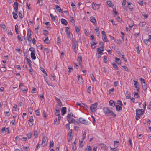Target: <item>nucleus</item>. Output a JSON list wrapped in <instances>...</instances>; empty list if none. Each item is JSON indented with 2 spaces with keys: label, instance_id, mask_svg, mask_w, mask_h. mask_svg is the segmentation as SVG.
Here are the masks:
<instances>
[{
  "label": "nucleus",
  "instance_id": "f257e3e1",
  "mask_svg": "<svg viewBox=\"0 0 151 151\" xmlns=\"http://www.w3.org/2000/svg\"><path fill=\"white\" fill-rule=\"evenodd\" d=\"M104 112L106 115H111L113 116L114 117H115L116 116V115L114 114L112 111H110L107 107H104L103 109Z\"/></svg>",
  "mask_w": 151,
  "mask_h": 151
},
{
  "label": "nucleus",
  "instance_id": "f03ea898",
  "mask_svg": "<svg viewBox=\"0 0 151 151\" xmlns=\"http://www.w3.org/2000/svg\"><path fill=\"white\" fill-rule=\"evenodd\" d=\"M136 119L137 120H139V118L142 115L144 112V111L143 109L136 110Z\"/></svg>",
  "mask_w": 151,
  "mask_h": 151
},
{
  "label": "nucleus",
  "instance_id": "7ed1b4c3",
  "mask_svg": "<svg viewBox=\"0 0 151 151\" xmlns=\"http://www.w3.org/2000/svg\"><path fill=\"white\" fill-rule=\"evenodd\" d=\"M73 42L72 47L73 51L76 53H77V51L76 50V48L78 49V44L75 38H73L72 39Z\"/></svg>",
  "mask_w": 151,
  "mask_h": 151
},
{
  "label": "nucleus",
  "instance_id": "20e7f679",
  "mask_svg": "<svg viewBox=\"0 0 151 151\" xmlns=\"http://www.w3.org/2000/svg\"><path fill=\"white\" fill-rule=\"evenodd\" d=\"M97 103L96 102L94 104H92L90 106V109L91 111L93 112H95L96 110V109L97 106Z\"/></svg>",
  "mask_w": 151,
  "mask_h": 151
},
{
  "label": "nucleus",
  "instance_id": "39448f33",
  "mask_svg": "<svg viewBox=\"0 0 151 151\" xmlns=\"http://www.w3.org/2000/svg\"><path fill=\"white\" fill-rule=\"evenodd\" d=\"M42 136H43V139L42 140V142L41 144L42 147H44L46 145L47 143V137L44 136V134H42Z\"/></svg>",
  "mask_w": 151,
  "mask_h": 151
},
{
  "label": "nucleus",
  "instance_id": "423d86ee",
  "mask_svg": "<svg viewBox=\"0 0 151 151\" xmlns=\"http://www.w3.org/2000/svg\"><path fill=\"white\" fill-rule=\"evenodd\" d=\"M78 120L81 123H82L85 125L88 124V122L82 118H79Z\"/></svg>",
  "mask_w": 151,
  "mask_h": 151
},
{
  "label": "nucleus",
  "instance_id": "0eeeda50",
  "mask_svg": "<svg viewBox=\"0 0 151 151\" xmlns=\"http://www.w3.org/2000/svg\"><path fill=\"white\" fill-rule=\"evenodd\" d=\"M18 7V3L17 2H15L13 5L14 9L16 12H17Z\"/></svg>",
  "mask_w": 151,
  "mask_h": 151
},
{
  "label": "nucleus",
  "instance_id": "6e6552de",
  "mask_svg": "<svg viewBox=\"0 0 151 151\" xmlns=\"http://www.w3.org/2000/svg\"><path fill=\"white\" fill-rule=\"evenodd\" d=\"M142 88L143 89L144 91L145 92H146L147 91V86L146 83L145 82H144L143 83H142Z\"/></svg>",
  "mask_w": 151,
  "mask_h": 151
},
{
  "label": "nucleus",
  "instance_id": "1a4fd4ad",
  "mask_svg": "<svg viewBox=\"0 0 151 151\" xmlns=\"http://www.w3.org/2000/svg\"><path fill=\"white\" fill-rule=\"evenodd\" d=\"M100 145L101 148L104 149L105 150L107 151L108 150V147L105 144L103 143L100 144Z\"/></svg>",
  "mask_w": 151,
  "mask_h": 151
},
{
  "label": "nucleus",
  "instance_id": "9d476101",
  "mask_svg": "<svg viewBox=\"0 0 151 151\" xmlns=\"http://www.w3.org/2000/svg\"><path fill=\"white\" fill-rule=\"evenodd\" d=\"M31 33H29L28 32L27 34V39L28 41H29L30 42H31L32 40V38L31 37Z\"/></svg>",
  "mask_w": 151,
  "mask_h": 151
},
{
  "label": "nucleus",
  "instance_id": "9b49d317",
  "mask_svg": "<svg viewBox=\"0 0 151 151\" xmlns=\"http://www.w3.org/2000/svg\"><path fill=\"white\" fill-rule=\"evenodd\" d=\"M62 112V115H64L66 112V107H63L62 108L61 110Z\"/></svg>",
  "mask_w": 151,
  "mask_h": 151
},
{
  "label": "nucleus",
  "instance_id": "f8f14e48",
  "mask_svg": "<svg viewBox=\"0 0 151 151\" xmlns=\"http://www.w3.org/2000/svg\"><path fill=\"white\" fill-rule=\"evenodd\" d=\"M61 22L64 25H66L68 24L67 21L64 19L62 18L61 19Z\"/></svg>",
  "mask_w": 151,
  "mask_h": 151
},
{
  "label": "nucleus",
  "instance_id": "ddd939ff",
  "mask_svg": "<svg viewBox=\"0 0 151 151\" xmlns=\"http://www.w3.org/2000/svg\"><path fill=\"white\" fill-rule=\"evenodd\" d=\"M66 29L65 30V32H66V34L67 35L68 37H70V31H68V30L69 29V28L68 27H66Z\"/></svg>",
  "mask_w": 151,
  "mask_h": 151
},
{
  "label": "nucleus",
  "instance_id": "4468645a",
  "mask_svg": "<svg viewBox=\"0 0 151 151\" xmlns=\"http://www.w3.org/2000/svg\"><path fill=\"white\" fill-rule=\"evenodd\" d=\"M55 6L57 11L60 13L62 12V9L60 6H58V5H55Z\"/></svg>",
  "mask_w": 151,
  "mask_h": 151
},
{
  "label": "nucleus",
  "instance_id": "2eb2a0df",
  "mask_svg": "<svg viewBox=\"0 0 151 151\" xmlns=\"http://www.w3.org/2000/svg\"><path fill=\"white\" fill-rule=\"evenodd\" d=\"M102 39L105 42H109L106 35H102Z\"/></svg>",
  "mask_w": 151,
  "mask_h": 151
},
{
  "label": "nucleus",
  "instance_id": "dca6fc26",
  "mask_svg": "<svg viewBox=\"0 0 151 151\" xmlns=\"http://www.w3.org/2000/svg\"><path fill=\"white\" fill-rule=\"evenodd\" d=\"M90 21L93 23L96 22V20L95 18L91 17L90 18Z\"/></svg>",
  "mask_w": 151,
  "mask_h": 151
},
{
  "label": "nucleus",
  "instance_id": "f3484780",
  "mask_svg": "<svg viewBox=\"0 0 151 151\" xmlns=\"http://www.w3.org/2000/svg\"><path fill=\"white\" fill-rule=\"evenodd\" d=\"M116 108L117 111H119L122 110V108L121 106L118 105H116Z\"/></svg>",
  "mask_w": 151,
  "mask_h": 151
},
{
  "label": "nucleus",
  "instance_id": "a211bd4d",
  "mask_svg": "<svg viewBox=\"0 0 151 151\" xmlns=\"http://www.w3.org/2000/svg\"><path fill=\"white\" fill-rule=\"evenodd\" d=\"M97 51H98L97 53H99V54H102L103 52H102L104 50V48H102V50H100V48H98L97 49Z\"/></svg>",
  "mask_w": 151,
  "mask_h": 151
},
{
  "label": "nucleus",
  "instance_id": "6ab92c4d",
  "mask_svg": "<svg viewBox=\"0 0 151 151\" xmlns=\"http://www.w3.org/2000/svg\"><path fill=\"white\" fill-rule=\"evenodd\" d=\"M115 61L116 63L119 64H120L121 63V61L120 60V58L117 57L115 58Z\"/></svg>",
  "mask_w": 151,
  "mask_h": 151
},
{
  "label": "nucleus",
  "instance_id": "aec40b11",
  "mask_svg": "<svg viewBox=\"0 0 151 151\" xmlns=\"http://www.w3.org/2000/svg\"><path fill=\"white\" fill-rule=\"evenodd\" d=\"M31 58L33 60L36 59V56L35 55V52H32L31 53Z\"/></svg>",
  "mask_w": 151,
  "mask_h": 151
},
{
  "label": "nucleus",
  "instance_id": "412c9836",
  "mask_svg": "<svg viewBox=\"0 0 151 151\" xmlns=\"http://www.w3.org/2000/svg\"><path fill=\"white\" fill-rule=\"evenodd\" d=\"M114 147L117 148L119 145V141H114Z\"/></svg>",
  "mask_w": 151,
  "mask_h": 151
},
{
  "label": "nucleus",
  "instance_id": "4be33fe9",
  "mask_svg": "<svg viewBox=\"0 0 151 151\" xmlns=\"http://www.w3.org/2000/svg\"><path fill=\"white\" fill-rule=\"evenodd\" d=\"M71 116H74V115L72 113H70V114H68L67 117V119H69V118H70Z\"/></svg>",
  "mask_w": 151,
  "mask_h": 151
},
{
  "label": "nucleus",
  "instance_id": "5701e85b",
  "mask_svg": "<svg viewBox=\"0 0 151 151\" xmlns=\"http://www.w3.org/2000/svg\"><path fill=\"white\" fill-rule=\"evenodd\" d=\"M96 43H97L93 41L92 42V43L91 44V47L92 49H94L96 48V46H94V45L96 44Z\"/></svg>",
  "mask_w": 151,
  "mask_h": 151
},
{
  "label": "nucleus",
  "instance_id": "b1692460",
  "mask_svg": "<svg viewBox=\"0 0 151 151\" xmlns=\"http://www.w3.org/2000/svg\"><path fill=\"white\" fill-rule=\"evenodd\" d=\"M77 61L79 62V64H81L82 62V57L81 56H79L78 57V58L77 59Z\"/></svg>",
  "mask_w": 151,
  "mask_h": 151
},
{
  "label": "nucleus",
  "instance_id": "393cba45",
  "mask_svg": "<svg viewBox=\"0 0 151 151\" xmlns=\"http://www.w3.org/2000/svg\"><path fill=\"white\" fill-rule=\"evenodd\" d=\"M146 22L145 21L140 22L139 23V25L141 27H143L145 26Z\"/></svg>",
  "mask_w": 151,
  "mask_h": 151
},
{
  "label": "nucleus",
  "instance_id": "a878e982",
  "mask_svg": "<svg viewBox=\"0 0 151 151\" xmlns=\"http://www.w3.org/2000/svg\"><path fill=\"white\" fill-rule=\"evenodd\" d=\"M12 14L13 15V18L15 19H16L18 17V16L17 14L15 13L14 12H13L12 13Z\"/></svg>",
  "mask_w": 151,
  "mask_h": 151
},
{
  "label": "nucleus",
  "instance_id": "bb28decb",
  "mask_svg": "<svg viewBox=\"0 0 151 151\" xmlns=\"http://www.w3.org/2000/svg\"><path fill=\"white\" fill-rule=\"evenodd\" d=\"M38 132L37 131H34V136H35V138L38 137Z\"/></svg>",
  "mask_w": 151,
  "mask_h": 151
},
{
  "label": "nucleus",
  "instance_id": "cd10ccee",
  "mask_svg": "<svg viewBox=\"0 0 151 151\" xmlns=\"http://www.w3.org/2000/svg\"><path fill=\"white\" fill-rule=\"evenodd\" d=\"M56 112L55 113V115L57 116H59L60 115V111L59 109H55Z\"/></svg>",
  "mask_w": 151,
  "mask_h": 151
},
{
  "label": "nucleus",
  "instance_id": "c85d7f7f",
  "mask_svg": "<svg viewBox=\"0 0 151 151\" xmlns=\"http://www.w3.org/2000/svg\"><path fill=\"white\" fill-rule=\"evenodd\" d=\"M150 41L149 39H146L145 40V43L147 45H149L150 44Z\"/></svg>",
  "mask_w": 151,
  "mask_h": 151
},
{
  "label": "nucleus",
  "instance_id": "c756f323",
  "mask_svg": "<svg viewBox=\"0 0 151 151\" xmlns=\"http://www.w3.org/2000/svg\"><path fill=\"white\" fill-rule=\"evenodd\" d=\"M134 86L135 88L137 89V90L138 91L140 89L139 85L138 84L134 83Z\"/></svg>",
  "mask_w": 151,
  "mask_h": 151
},
{
  "label": "nucleus",
  "instance_id": "7c9ffc66",
  "mask_svg": "<svg viewBox=\"0 0 151 151\" xmlns=\"http://www.w3.org/2000/svg\"><path fill=\"white\" fill-rule=\"evenodd\" d=\"M95 30L96 31V33L97 34V36H99L100 34L99 28H96V29H95Z\"/></svg>",
  "mask_w": 151,
  "mask_h": 151
},
{
  "label": "nucleus",
  "instance_id": "2f4dec72",
  "mask_svg": "<svg viewBox=\"0 0 151 151\" xmlns=\"http://www.w3.org/2000/svg\"><path fill=\"white\" fill-rule=\"evenodd\" d=\"M72 120H73V121H72V123H73L75 124L78 125L79 124V122L73 119H72ZM71 122L72 121H71Z\"/></svg>",
  "mask_w": 151,
  "mask_h": 151
},
{
  "label": "nucleus",
  "instance_id": "473e14b6",
  "mask_svg": "<svg viewBox=\"0 0 151 151\" xmlns=\"http://www.w3.org/2000/svg\"><path fill=\"white\" fill-rule=\"evenodd\" d=\"M0 26L1 28H3L4 30H6V26L4 24H1L0 25Z\"/></svg>",
  "mask_w": 151,
  "mask_h": 151
},
{
  "label": "nucleus",
  "instance_id": "72a5a7b5",
  "mask_svg": "<svg viewBox=\"0 0 151 151\" xmlns=\"http://www.w3.org/2000/svg\"><path fill=\"white\" fill-rule=\"evenodd\" d=\"M61 116H58V121L56 123V124L58 125L60 124V120H61Z\"/></svg>",
  "mask_w": 151,
  "mask_h": 151
},
{
  "label": "nucleus",
  "instance_id": "f704fd0d",
  "mask_svg": "<svg viewBox=\"0 0 151 151\" xmlns=\"http://www.w3.org/2000/svg\"><path fill=\"white\" fill-rule=\"evenodd\" d=\"M107 4L109 6L111 7H112L114 6L113 4H112L111 1H109L107 2Z\"/></svg>",
  "mask_w": 151,
  "mask_h": 151
},
{
  "label": "nucleus",
  "instance_id": "c9c22d12",
  "mask_svg": "<svg viewBox=\"0 0 151 151\" xmlns=\"http://www.w3.org/2000/svg\"><path fill=\"white\" fill-rule=\"evenodd\" d=\"M44 41L45 43L47 44H48L50 43L48 37L46 38V39L44 40Z\"/></svg>",
  "mask_w": 151,
  "mask_h": 151
},
{
  "label": "nucleus",
  "instance_id": "e433bc0d",
  "mask_svg": "<svg viewBox=\"0 0 151 151\" xmlns=\"http://www.w3.org/2000/svg\"><path fill=\"white\" fill-rule=\"evenodd\" d=\"M86 134V132H84L83 134V138L81 139V140H82V141H81V142H83V140L85 138Z\"/></svg>",
  "mask_w": 151,
  "mask_h": 151
},
{
  "label": "nucleus",
  "instance_id": "4c0bfd02",
  "mask_svg": "<svg viewBox=\"0 0 151 151\" xmlns=\"http://www.w3.org/2000/svg\"><path fill=\"white\" fill-rule=\"evenodd\" d=\"M112 66L115 69V70H118V67L117 65L115 63H113L112 64Z\"/></svg>",
  "mask_w": 151,
  "mask_h": 151
},
{
  "label": "nucleus",
  "instance_id": "58836bf2",
  "mask_svg": "<svg viewBox=\"0 0 151 151\" xmlns=\"http://www.w3.org/2000/svg\"><path fill=\"white\" fill-rule=\"evenodd\" d=\"M37 3L40 6H42L43 4L42 0H38Z\"/></svg>",
  "mask_w": 151,
  "mask_h": 151
},
{
  "label": "nucleus",
  "instance_id": "ea45409f",
  "mask_svg": "<svg viewBox=\"0 0 151 151\" xmlns=\"http://www.w3.org/2000/svg\"><path fill=\"white\" fill-rule=\"evenodd\" d=\"M78 81L79 82L80 84H81L83 82V80L82 78H79L78 79Z\"/></svg>",
  "mask_w": 151,
  "mask_h": 151
},
{
  "label": "nucleus",
  "instance_id": "a19ab883",
  "mask_svg": "<svg viewBox=\"0 0 151 151\" xmlns=\"http://www.w3.org/2000/svg\"><path fill=\"white\" fill-rule=\"evenodd\" d=\"M99 44L101 46L100 47V48H104V44H103V43L102 42H99Z\"/></svg>",
  "mask_w": 151,
  "mask_h": 151
},
{
  "label": "nucleus",
  "instance_id": "79ce46f5",
  "mask_svg": "<svg viewBox=\"0 0 151 151\" xmlns=\"http://www.w3.org/2000/svg\"><path fill=\"white\" fill-rule=\"evenodd\" d=\"M53 140H52L50 142V144L49 146L50 149L51 147H53Z\"/></svg>",
  "mask_w": 151,
  "mask_h": 151
},
{
  "label": "nucleus",
  "instance_id": "37998d69",
  "mask_svg": "<svg viewBox=\"0 0 151 151\" xmlns=\"http://www.w3.org/2000/svg\"><path fill=\"white\" fill-rule=\"evenodd\" d=\"M68 68L69 69L68 72H69L70 73V72L73 70V69L72 67H71L69 66H68Z\"/></svg>",
  "mask_w": 151,
  "mask_h": 151
},
{
  "label": "nucleus",
  "instance_id": "c03bdc74",
  "mask_svg": "<svg viewBox=\"0 0 151 151\" xmlns=\"http://www.w3.org/2000/svg\"><path fill=\"white\" fill-rule=\"evenodd\" d=\"M91 79L93 82H94L96 81V79L94 77V76L93 75V74H91Z\"/></svg>",
  "mask_w": 151,
  "mask_h": 151
},
{
  "label": "nucleus",
  "instance_id": "a18cd8bd",
  "mask_svg": "<svg viewBox=\"0 0 151 151\" xmlns=\"http://www.w3.org/2000/svg\"><path fill=\"white\" fill-rule=\"evenodd\" d=\"M70 124V123H69V122H68L66 125V128L68 130H69L70 129L69 126Z\"/></svg>",
  "mask_w": 151,
  "mask_h": 151
},
{
  "label": "nucleus",
  "instance_id": "49530a36",
  "mask_svg": "<svg viewBox=\"0 0 151 151\" xmlns=\"http://www.w3.org/2000/svg\"><path fill=\"white\" fill-rule=\"evenodd\" d=\"M110 148L111 151H118V149H117L116 148H112L111 147Z\"/></svg>",
  "mask_w": 151,
  "mask_h": 151
},
{
  "label": "nucleus",
  "instance_id": "de8ad7c7",
  "mask_svg": "<svg viewBox=\"0 0 151 151\" xmlns=\"http://www.w3.org/2000/svg\"><path fill=\"white\" fill-rule=\"evenodd\" d=\"M19 16L21 18H22L23 17V16L22 14L21 11H19Z\"/></svg>",
  "mask_w": 151,
  "mask_h": 151
},
{
  "label": "nucleus",
  "instance_id": "09e8293b",
  "mask_svg": "<svg viewBox=\"0 0 151 151\" xmlns=\"http://www.w3.org/2000/svg\"><path fill=\"white\" fill-rule=\"evenodd\" d=\"M72 131H73L72 129H70V131L68 134V136H69V137H71L72 136L71 134L72 133Z\"/></svg>",
  "mask_w": 151,
  "mask_h": 151
},
{
  "label": "nucleus",
  "instance_id": "8fccbe9b",
  "mask_svg": "<svg viewBox=\"0 0 151 151\" xmlns=\"http://www.w3.org/2000/svg\"><path fill=\"white\" fill-rule=\"evenodd\" d=\"M117 103L118 104L121 105V106H122V103L121 101L120 100H117Z\"/></svg>",
  "mask_w": 151,
  "mask_h": 151
},
{
  "label": "nucleus",
  "instance_id": "3c124183",
  "mask_svg": "<svg viewBox=\"0 0 151 151\" xmlns=\"http://www.w3.org/2000/svg\"><path fill=\"white\" fill-rule=\"evenodd\" d=\"M35 114L37 116H39L40 115V112L38 109L36 110L35 111Z\"/></svg>",
  "mask_w": 151,
  "mask_h": 151
},
{
  "label": "nucleus",
  "instance_id": "603ef678",
  "mask_svg": "<svg viewBox=\"0 0 151 151\" xmlns=\"http://www.w3.org/2000/svg\"><path fill=\"white\" fill-rule=\"evenodd\" d=\"M27 136L29 139L31 138L32 137V133L30 132L28 134Z\"/></svg>",
  "mask_w": 151,
  "mask_h": 151
},
{
  "label": "nucleus",
  "instance_id": "864d4df0",
  "mask_svg": "<svg viewBox=\"0 0 151 151\" xmlns=\"http://www.w3.org/2000/svg\"><path fill=\"white\" fill-rule=\"evenodd\" d=\"M44 32L43 33V35L46 36H47V35H48V31L46 30H44Z\"/></svg>",
  "mask_w": 151,
  "mask_h": 151
},
{
  "label": "nucleus",
  "instance_id": "5fc2aeb1",
  "mask_svg": "<svg viewBox=\"0 0 151 151\" xmlns=\"http://www.w3.org/2000/svg\"><path fill=\"white\" fill-rule=\"evenodd\" d=\"M92 6L93 9L94 10H96L97 8L94 2L92 4Z\"/></svg>",
  "mask_w": 151,
  "mask_h": 151
},
{
  "label": "nucleus",
  "instance_id": "6e6d98bb",
  "mask_svg": "<svg viewBox=\"0 0 151 151\" xmlns=\"http://www.w3.org/2000/svg\"><path fill=\"white\" fill-rule=\"evenodd\" d=\"M50 15L51 18V19L53 21L55 20V17L53 16L52 15V14L51 13H50Z\"/></svg>",
  "mask_w": 151,
  "mask_h": 151
},
{
  "label": "nucleus",
  "instance_id": "4d7b16f0",
  "mask_svg": "<svg viewBox=\"0 0 151 151\" xmlns=\"http://www.w3.org/2000/svg\"><path fill=\"white\" fill-rule=\"evenodd\" d=\"M134 96L136 97V98H138L139 95L136 92H134Z\"/></svg>",
  "mask_w": 151,
  "mask_h": 151
},
{
  "label": "nucleus",
  "instance_id": "13d9d810",
  "mask_svg": "<svg viewBox=\"0 0 151 151\" xmlns=\"http://www.w3.org/2000/svg\"><path fill=\"white\" fill-rule=\"evenodd\" d=\"M29 111L30 114H32L33 110L32 108H31V107H30L29 108Z\"/></svg>",
  "mask_w": 151,
  "mask_h": 151
},
{
  "label": "nucleus",
  "instance_id": "bf43d9fd",
  "mask_svg": "<svg viewBox=\"0 0 151 151\" xmlns=\"http://www.w3.org/2000/svg\"><path fill=\"white\" fill-rule=\"evenodd\" d=\"M26 60L28 64L31 63L32 62L31 60L29 59L27 57L26 58Z\"/></svg>",
  "mask_w": 151,
  "mask_h": 151
},
{
  "label": "nucleus",
  "instance_id": "052dcab7",
  "mask_svg": "<svg viewBox=\"0 0 151 151\" xmlns=\"http://www.w3.org/2000/svg\"><path fill=\"white\" fill-rule=\"evenodd\" d=\"M122 58L123 60H124V62H127V60L124 57V56L123 55H122V57H121Z\"/></svg>",
  "mask_w": 151,
  "mask_h": 151
},
{
  "label": "nucleus",
  "instance_id": "680f3d73",
  "mask_svg": "<svg viewBox=\"0 0 151 151\" xmlns=\"http://www.w3.org/2000/svg\"><path fill=\"white\" fill-rule=\"evenodd\" d=\"M116 43L117 44L120 45L122 43V42L121 40H118L116 41Z\"/></svg>",
  "mask_w": 151,
  "mask_h": 151
},
{
  "label": "nucleus",
  "instance_id": "e2e57ef3",
  "mask_svg": "<svg viewBox=\"0 0 151 151\" xmlns=\"http://www.w3.org/2000/svg\"><path fill=\"white\" fill-rule=\"evenodd\" d=\"M72 139V136L71 137H69L68 136V142H70Z\"/></svg>",
  "mask_w": 151,
  "mask_h": 151
},
{
  "label": "nucleus",
  "instance_id": "0e129e2a",
  "mask_svg": "<svg viewBox=\"0 0 151 151\" xmlns=\"http://www.w3.org/2000/svg\"><path fill=\"white\" fill-rule=\"evenodd\" d=\"M139 48V46L137 47H136L137 52L138 54L140 53Z\"/></svg>",
  "mask_w": 151,
  "mask_h": 151
},
{
  "label": "nucleus",
  "instance_id": "69168bd1",
  "mask_svg": "<svg viewBox=\"0 0 151 151\" xmlns=\"http://www.w3.org/2000/svg\"><path fill=\"white\" fill-rule=\"evenodd\" d=\"M17 38L21 42H22L23 41L22 38L19 35H18L17 36Z\"/></svg>",
  "mask_w": 151,
  "mask_h": 151
},
{
  "label": "nucleus",
  "instance_id": "338daca9",
  "mask_svg": "<svg viewBox=\"0 0 151 151\" xmlns=\"http://www.w3.org/2000/svg\"><path fill=\"white\" fill-rule=\"evenodd\" d=\"M29 50L31 51L32 52H35V49L33 48L30 47L29 49Z\"/></svg>",
  "mask_w": 151,
  "mask_h": 151
},
{
  "label": "nucleus",
  "instance_id": "774afa93",
  "mask_svg": "<svg viewBox=\"0 0 151 151\" xmlns=\"http://www.w3.org/2000/svg\"><path fill=\"white\" fill-rule=\"evenodd\" d=\"M114 103V101H113L110 100V101H109V105L110 106H112V105Z\"/></svg>",
  "mask_w": 151,
  "mask_h": 151
}]
</instances>
